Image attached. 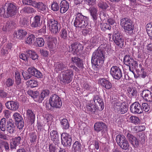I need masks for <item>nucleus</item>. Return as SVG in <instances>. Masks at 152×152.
<instances>
[{
	"label": "nucleus",
	"mask_w": 152,
	"mask_h": 152,
	"mask_svg": "<svg viewBox=\"0 0 152 152\" xmlns=\"http://www.w3.org/2000/svg\"><path fill=\"white\" fill-rule=\"evenodd\" d=\"M104 52L97 48L92 54L91 62L95 66H101L104 63Z\"/></svg>",
	"instance_id": "obj_1"
},
{
	"label": "nucleus",
	"mask_w": 152,
	"mask_h": 152,
	"mask_svg": "<svg viewBox=\"0 0 152 152\" xmlns=\"http://www.w3.org/2000/svg\"><path fill=\"white\" fill-rule=\"evenodd\" d=\"M88 18L82 13H77L75 15L74 25L76 28H86L88 23Z\"/></svg>",
	"instance_id": "obj_2"
},
{
	"label": "nucleus",
	"mask_w": 152,
	"mask_h": 152,
	"mask_svg": "<svg viewBox=\"0 0 152 152\" xmlns=\"http://www.w3.org/2000/svg\"><path fill=\"white\" fill-rule=\"evenodd\" d=\"M120 24L126 33L129 34L133 33L134 26L130 19L127 18L121 19L120 20Z\"/></svg>",
	"instance_id": "obj_3"
},
{
	"label": "nucleus",
	"mask_w": 152,
	"mask_h": 152,
	"mask_svg": "<svg viewBox=\"0 0 152 152\" xmlns=\"http://www.w3.org/2000/svg\"><path fill=\"white\" fill-rule=\"evenodd\" d=\"M116 140L117 144L122 149L126 150L129 148V144L125 136L122 134H118Z\"/></svg>",
	"instance_id": "obj_4"
},
{
	"label": "nucleus",
	"mask_w": 152,
	"mask_h": 152,
	"mask_svg": "<svg viewBox=\"0 0 152 152\" xmlns=\"http://www.w3.org/2000/svg\"><path fill=\"white\" fill-rule=\"evenodd\" d=\"M60 25L57 21L54 19H49L48 21L47 26L53 34H56L59 32Z\"/></svg>",
	"instance_id": "obj_5"
},
{
	"label": "nucleus",
	"mask_w": 152,
	"mask_h": 152,
	"mask_svg": "<svg viewBox=\"0 0 152 152\" xmlns=\"http://www.w3.org/2000/svg\"><path fill=\"white\" fill-rule=\"evenodd\" d=\"M63 72L61 82L64 84H68L71 82L74 76V73L72 70L70 69L64 70Z\"/></svg>",
	"instance_id": "obj_6"
},
{
	"label": "nucleus",
	"mask_w": 152,
	"mask_h": 152,
	"mask_svg": "<svg viewBox=\"0 0 152 152\" xmlns=\"http://www.w3.org/2000/svg\"><path fill=\"white\" fill-rule=\"evenodd\" d=\"M49 103L51 107L59 108L62 105L61 99L57 95H52L49 100Z\"/></svg>",
	"instance_id": "obj_7"
},
{
	"label": "nucleus",
	"mask_w": 152,
	"mask_h": 152,
	"mask_svg": "<svg viewBox=\"0 0 152 152\" xmlns=\"http://www.w3.org/2000/svg\"><path fill=\"white\" fill-rule=\"evenodd\" d=\"M112 39L114 43L121 48L124 45V40L121 33L119 32L114 33L112 36Z\"/></svg>",
	"instance_id": "obj_8"
},
{
	"label": "nucleus",
	"mask_w": 152,
	"mask_h": 152,
	"mask_svg": "<svg viewBox=\"0 0 152 152\" xmlns=\"http://www.w3.org/2000/svg\"><path fill=\"white\" fill-rule=\"evenodd\" d=\"M44 37L47 41V46L50 49L53 50L56 48L57 43V39L56 38L53 37L48 35H45Z\"/></svg>",
	"instance_id": "obj_9"
},
{
	"label": "nucleus",
	"mask_w": 152,
	"mask_h": 152,
	"mask_svg": "<svg viewBox=\"0 0 152 152\" xmlns=\"http://www.w3.org/2000/svg\"><path fill=\"white\" fill-rule=\"evenodd\" d=\"M110 74L114 79L119 80L122 76L121 70L119 67L113 66L111 68Z\"/></svg>",
	"instance_id": "obj_10"
},
{
	"label": "nucleus",
	"mask_w": 152,
	"mask_h": 152,
	"mask_svg": "<svg viewBox=\"0 0 152 152\" xmlns=\"http://www.w3.org/2000/svg\"><path fill=\"white\" fill-rule=\"evenodd\" d=\"M8 17H12L17 12V7L15 4L11 3H6L5 4Z\"/></svg>",
	"instance_id": "obj_11"
},
{
	"label": "nucleus",
	"mask_w": 152,
	"mask_h": 152,
	"mask_svg": "<svg viewBox=\"0 0 152 152\" xmlns=\"http://www.w3.org/2000/svg\"><path fill=\"white\" fill-rule=\"evenodd\" d=\"M83 50L82 45L79 43H75L69 47V51L72 52L73 54H80Z\"/></svg>",
	"instance_id": "obj_12"
},
{
	"label": "nucleus",
	"mask_w": 152,
	"mask_h": 152,
	"mask_svg": "<svg viewBox=\"0 0 152 152\" xmlns=\"http://www.w3.org/2000/svg\"><path fill=\"white\" fill-rule=\"evenodd\" d=\"M13 118L15 120L17 127L20 129H22L24 126V122L21 115L16 113L13 115Z\"/></svg>",
	"instance_id": "obj_13"
},
{
	"label": "nucleus",
	"mask_w": 152,
	"mask_h": 152,
	"mask_svg": "<svg viewBox=\"0 0 152 152\" xmlns=\"http://www.w3.org/2000/svg\"><path fill=\"white\" fill-rule=\"evenodd\" d=\"M61 142L64 146H70L72 144L71 136L67 133H62L61 135Z\"/></svg>",
	"instance_id": "obj_14"
},
{
	"label": "nucleus",
	"mask_w": 152,
	"mask_h": 152,
	"mask_svg": "<svg viewBox=\"0 0 152 152\" xmlns=\"http://www.w3.org/2000/svg\"><path fill=\"white\" fill-rule=\"evenodd\" d=\"M86 104V110L89 114H94L98 111V107L93 104L92 100L88 101Z\"/></svg>",
	"instance_id": "obj_15"
},
{
	"label": "nucleus",
	"mask_w": 152,
	"mask_h": 152,
	"mask_svg": "<svg viewBox=\"0 0 152 152\" xmlns=\"http://www.w3.org/2000/svg\"><path fill=\"white\" fill-rule=\"evenodd\" d=\"M130 109L131 113L134 114H140L142 113L141 105L137 102L132 104L130 106Z\"/></svg>",
	"instance_id": "obj_16"
},
{
	"label": "nucleus",
	"mask_w": 152,
	"mask_h": 152,
	"mask_svg": "<svg viewBox=\"0 0 152 152\" xmlns=\"http://www.w3.org/2000/svg\"><path fill=\"white\" fill-rule=\"evenodd\" d=\"M98 82L103 88L108 90L112 88V83L109 80L107 79L100 78L99 79Z\"/></svg>",
	"instance_id": "obj_17"
},
{
	"label": "nucleus",
	"mask_w": 152,
	"mask_h": 152,
	"mask_svg": "<svg viewBox=\"0 0 152 152\" xmlns=\"http://www.w3.org/2000/svg\"><path fill=\"white\" fill-rule=\"evenodd\" d=\"M124 61L125 64L127 66H132L136 67L138 66L137 62L131 58L129 55L125 56L124 58Z\"/></svg>",
	"instance_id": "obj_18"
},
{
	"label": "nucleus",
	"mask_w": 152,
	"mask_h": 152,
	"mask_svg": "<svg viewBox=\"0 0 152 152\" xmlns=\"http://www.w3.org/2000/svg\"><path fill=\"white\" fill-rule=\"evenodd\" d=\"M30 23L32 28H36L40 27L42 23L41 17L38 15L36 16L34 18L33 20Z\"/></svg>",
	"instance_id": "obj_19"
},
{
	"label": "nucleus",
	"mask_w": 152,
	"mask_h": 152,
	"mask_svg": "<svg viewBox=\"0 0 152 152\" xmlns=\"http://www.w3.org/2000/svg\"><path fill=\"white\" fill-rule=\"evenodd\" d=\"M16 127L14 122L12 119L7 121L6 125V130L10 134H13L15 131Z\"/></svg>",
	"instance_id": "obj_20"
},
{
	"label": "nucleus",
	"mask_w": 152,
	"mask_h": 152,
	"mask_svg": "<svg viewBox=\"0 0 152 152\" xmlns=\"http://www.w3.org/2000/svg\"><path fill=\"white\" fill-rule=\"evenodd\" d=\"M126 136L127 139L134 147L136 148L138 146L139 144V141L135 137L129 133L127 134Z\"/></svg>",
	"instance_id": "obj_21"
},
{
	"label": "nucleus",
	"mask_w": 152,
	"mask_h": 152,
	"mask_svg": "<svg viewBox=\"0 0 152 152\" xmlns=\"http://www.w3.org/2000/svg\"><path fill=\"white\" fill-rule=\"evenodd\" d=\"M5 104L7 109L12 110H17L19 107L18 103L13 101H8L5 103Z\"/></svg>",
	"instance_id": "obj_22"
},
{
	"label": "nucleus",
	"mask_w": 152,
	"mask_h": 152,
	"mask_svg": "<svg viewBox=\"0 0 152 152\" xmlns=\"http://www.w3.org/2000/svg\"><path fill=\"white\" fill-rule=\"evenodd\" d=\"M93 100L95 105L97 106L99 105L100 107L102 110L104 109V105L103 99L100 96L97 95L94 96Z\"/></svg>",
	"instance_id": "obj_23"
},
{
	"label": "nucleus",
	"mask_w": 152,
	"mask_h": 152,
	"mask_svg": "<svg viewBox=\"0 0 152 152\" xmlns=\"http://www.w3.org/2000/svg\"><path fill=\"white\" fill-rule=\"evenodd\" d=\"M107 127L106 124L102 121L96 123L94 126V130L98 132L106 129Z\"/></svg>",
	"instance_id": "obj_24"
},
{
	"label": "nucleus",
	"mask_w": 152,
	"mask_h": 152,
	"mask_svg": "<svg viewBox=\"0 0 152 152\" xmlns=\"http://www.w3.org/2000/svg\"><path fill=\"white\" fill-rule=\"evenodd\" d=\"M72 62L75 64L77 67L81 69L83 68L84 67L83 60L77 56L72 57Z\"/></svg>",
	"instance_id": "obj_25"
},
{
	"label": "nucleus",
	"mask_w": 152,
	"mask_h": 152,
	"mask_svg": "<svg viewBox=\"0 0 152 152\" xmlns=\"http://www.w3.org/2000/svg\"><path fill=\"white\" fill-rule=\"evenodd\" d=\"M50 136L51 140L56 145L59 143V135L56 131H52L50 134Z\"/></svg>",
	"instance_id": "obj_26"
},
{
	"label": "nucleus",
	"mask_w": 152,
	"mask_h": 152,
	"mask_svg": "<svg viewBox=\"0 0 152 152\" xmlns=\"http://www.w3.org/2000/svg\"><path fill=\"white\" fill-rule=\"evenodd\" d=\"M142 96L145 100L152 101V93L148 90H145L142 92Z\"/></svg>",
	"instance_id": "obj_27"
},
{
	"label": "nucleus",
	"mask_w": 152,
	"mask_h": 152,
	"mask_svg": "<svg viewBox=\"0 0 152 152\" xmlns=\"http://www.w3.org/2000/svg\"><path fill=\"white\" fill-rule=\"evenodd\" d=\"M26 31L23 29H20L15 31L13 34L14 38L21 39L24 37L27 34Z\"/></svg>",
	"instance_id": "obj_28"
},
{
	"label": "nucleus",
	"mask_w": 152,
	"mask_h": 152,
	"mask_svg": "<svg viewBox=\"0 0 152 152\" xmlns=\"http://www.w3.org/2000/svg\"><path fill=\"white\" fill-rule=\"evenodd\" d=\"M67 66L65 63L62 61L57 62L55 64V69L57 71H62L66 69Z\"/></svg>",
	"instance_id": "obj_29"
},
{
	"label": "nucleus",
	"mask_w": 152,
	"mask_h": 152,
	"mask_svg": "<svg viewBox=\"0 0 152 152\" xmlns=\"http://www.w3.org/2000/svg\"><path fill=\"white\" fill-rule=\"evenodd\" d=\"M60 12L61 13H65L69 8V4L65 0L61 1L60 4Z\"/></svg>",
	"instance_id": "obj_30"
},
{
	"label": "nucleus",
	"mask_w": 152,
	"mask_h": 152,
	"mask_svg": "<svg viewBox=\"0 0 152 152\" xmlns=\"http://www.w3.org/2000/svg\"><path fill=\"white\" fill-rule=\"evenodd\" d=\"M49 94V91L48 90L45 89L42 91L40 94L37 96L38 102L39 103L42 102L44 98L48 96Z\"/></svg>",
	"instance_id": "obj_31"
},
{
	"label": "nucleus",
	"mask_w": 152,
	"mask_h": 152,
	"mask_svg": "<svg viewBox=\"0 0 152 152\" xmlns=\"http://www.w3.org/2000/svg\"><path fill=\"white\" fill-rule=\"evenodd\" d=\"M72 150L74 152H81L82 145L78 141L75 142L72 145Z\"/></svg>",
	"instance_id": "obj_32"
},
{
	"label": "nucleus",
	"mask_w": 152,
	"mask_h": 152,
	"mask_svg": "<svg viewBox=\"0 0 152 152\" xmlns=\"http://www.w3.org/2000/svg\"><path fill=\"white\" fill-rule=\"evenodd\" d=\"M21 141V138L19 136L14 138L13 139L12 142H11L10 143L11 149L15 148L16 146L20 144Z\"/></svg>",
	"instance_id": "obj_33"
},
{
	"label": "nucleus",
	"mask_w": 152,
	"mask_h": 152,
	"mask_svg": "<svg viewBox=\"0 0 152 152\" xmlns=\"http://www.w3.org/2000/svg\"><path fill=\"white\" fill-rule=\"evenodd\" d=\"M26 115L28 119L30 121L31 124H32L34 123L35 116L34 113L31 110H28L26 112Z\"/></svg>",
	"instance_id": "obj_34"
},
{
	"label": "nucleus",
	"mask_w": 152,
	"mask_h": 152,
	"mask_svg": "<svg viewBox=\"0 0 152 152\" xmlns=\"http://www.w3.org/2000/svg\"><path fill=\"white\" fill-rule=\"evenodd\" d=\"M15 24V22L12 21H8L4 26L3 30L4 31L9 30L13 28Z\"/></svg>",
	"instance_id": "obj_35"
},
{
	"label": "nucleus",
	"mask_w": 152,
	"mask_h": 152,
	"mask_svg": "<svg viewBox=\"0 0 152 152\" xmlns=\"http://www.w3.org/2000/svg\"><path fill=\"white\" fill-rule=\"evenodd\" d=\"M89 10L93 20H96L98 16L97 9L96 8L93 7L90 8Z\"/></svg>",
	"instance_id": "obj_36"
},
{
	"label": "nucleus",
	"mask_w": 152,
	"mask_h": 152,
	"mask_svg": "<svg viewBox=\"0 0 152 152\" xmlns=\"http://www.w3.org/2000/svg\"><path fill=\"white\" fill-rule=\"evenodd\" d=\"M34 12V10L30 7H26L23 8L20 11L21 14H30L33 13Z\"/></svg>",
	"instance_id": "obj_37"
},
{
	"label": "nucleus",
	"mask_w": 152,
	"mask_h": 152,
	"mask_svg": "<svg viewBox=\"0 0 152 152\" xmlns=\"http://www.w3.org/2000/svg\"><path fill=\"white\" fill-rule=\"evenodd\" d=\"M60 124L63 129H67L69 128V124L66 119L63 118L61 120Z\"/></svg>",
	"instance_id": "obj_38"
},
{
	"label": "nucleus",
	"mask_w": 152,
	"mask_h": 152,
	"mask_svg": "<svg viewBox=\"0 0 152 152\" xmlns=\"http://www.w3.org/2000/svg\"><path fill=\"white\" fill-rule=\"evenodd\" d=\"M27 93L28 94L34 98L35 100L38 102L37 96L38 95V92L37 91H33L31 90H29Z\"/></svg>",
	"instance_id": "obj_39"
},
{
	"label": "nucleus",
	"mask_w": 152,
	"mask_h": 152,
	"mask_svg": "<svg viewBox=\"0 0 152 152\" xmlns=\"http://www.w3.org/2000/svg\"><path fill=\"white\" fill-rule=\"evenodd\" d=\"M27 53H28L29 57H30L33 60H35L38 58V56L36 53L33 50H27Z\"/></svg>",
	"instance_id": "obj_40"
},
{
	"label": "nucleus",
	"mask_w": 152,
	"mask_h": 152,
	"mask_svg": "<svg viewBox=\"0 0 152 152\" xmlns=\"http://www.w3.org/2000/svg\"><path fill=\"white\" fill-rule=\"evenodd\" d=\"M69 32L66 29L64 28L62 29L60 33V35L61 38L63 39H66L67 38Z\"/></svg>",
	"instance_id": "obj_41"
},
{
	"label": "nucleus",
	"mask_w": 152,
	"mask_h": 152,
	"mask_svg": "<svg viewBox=\"0 0 152 152\" xmlns=\"http://www.w3.org/2000/svg\"><path fill=\"white\" fill-rule=\"evenodd\" d=\"M141 108L143 111L149 113L151 111V108L149 105L146 103H142L141 105Z\"/></svg>",
	"instance_id": "obj_42"
},
{
	"label": "nucleus",
	"mask_w": 152,
	"mask_h": 152,
	"mask_svg": "<svg viewBox=\"0 0 152 152\" xmlns=\"http://www.w3.org/2000/svg\"><path fill=\"white\" fill-rule=\"evenodd\" d=\"M98 6L104 10H108L109 8L108 4L106 2L102 1L99 2L98 4Z\"/></svg>",
	"instance_id": "obj_43"
},
{
	"label": "nucleus",
	"mask_w": 152,
	"mask_h": 152,
	"mask_svg": "<svg viewBox=\"0 0 152 152\" xmlns=\"http://www.w3.org/2000/svg\"><path fill=\"white\" fill-rule=\"evenodd\" d=\"M5 7L4 5L2 7L0 8V16L6 18L8 17V16Z\"/></svg>",
	"instance_id": "obj_44"
},
{
	"label": "nucleus",
	"mask_w": 152,
	"mask_h": 152,
	"mask_svg": "<svg viewBox=\"0 0 152 152\" xmlns=\"http://www.w3.org/2000/svg\"><path fill=\"white\" fill-rule=\"evenodd\" d=\"M128 109L127 106L123 104L117 112L119 114H124L127 112Z\"/></svg>",
	"instance_id": "obj_45"
},
{
	"label": "nucleus",
	"mask_w": 152,
	"mask_h": 152,
	"mask_svg": "<svg viewBox=\"0 0 152 152\" xmlns=\"http://www.w3.org/2000/svg\"><path fill=\"white\" fill-rule=\"evenodd\" d=\"M45 44V41L44 39L42 38H37L36 39L35 42V44L39 47H41L44 46Z\"/></svg>",
	"instance_id": "obj_46"
},
{
	"label": "nucleus",
	"mask_w": 152,
	"mask_h": 152,
	"mask_svg": "<svg viewBox=\"0 0 152 152\" xmlns=\"http://www.w3.org/2000/svg\"><path fill=\"white\" fill-rule=\"evenodd\" d=\"M6 119L4 118L1 119L0 121V129L3 132L5 131L6 129Z\"/></svg>",
	"instance_id": "obj_47"
},
{
	"label": "nucleus",
	"mask_w": 152,
	"mask_h": 152,
	"mask_svg": "<svg viewBox=\"0 0 152 152\" xmlns=\"http://www.w3.org/2000/svg\"><path fill=\"white\" fill-rule=\"evenodd\" d=\"M28 83V85L31 88L36 87L38 86V82L35 80H31L27 82Z\"/></svg>",
	"instance_id": "obj_48"
},
{
	"label": "nucleus",
	"mask_w": 152,
	"mask_h": 152,
	"mask_svg": "<svg viewBox=\"0 0 152 152\" xmlns=\"http://www.w3.org/2000/svg\"><path fill=\"white\" fill-rule=\"evenodd\" d=\"M113 104V108L115 111L117 112L119 110L121 105L123 104L122 103L118 101L114 102Z\"/></svg>",
	"instance_id": "obj_49"
},
{
	"label": "nucleus",
	"mask_w": 152,
	"mask_h": 152,
	"mask_svg": "<svg viewBox=\"0 0 152 152\" xmlns=\"http://www.w3.org/2000/svg\"><path fill=\"white\" fill-rule=\"evenodd\" d=\"M130 120L131 123L135 124H138L140 122L139 118L135 116H131L130 118Z\"/></svg>",
	"instance_id": "obj_50"
},
{
	"label": "nucleus",
	"mask_w": 152,
	"mask_h": 152,
	"mask_svg": "<svg viewBox=\"0 0 152 152\" xmlns=\"http://www.w3.org/2000/svg\"><path fill=\"white\" fill-rule=\"evenodd\" d=\"M19 57L21 59L27 62L29 59V56L27 53V51L24 53H22L19 55Z\"/></svg>",
	"instance_id": "obj_51"
},
{
	"label": "nucleus",
	"mask_w": 152,
	"mask_h": 152,
	"mask_svg": "<svg viewBox=\"0 0 152 152\" xmlns=\"http://www.w3.org/2000/svg\"><path fill=\"white\" fill-rule=\"evenodd\" d=\"M101 29L103 31H105L106 30H110L111 29V27L110 25L107 23H102L101 26Z\"/></svg>",
	"instance_id": "obj_52"
},
{
	"label": "nucleus",
	"mask_w": 152,
	"mask_h": 152,
	"mask_svg": "<svg viewBox=\"0 0 152 152\" xmlns=\"http://www.w3.org/2000/svg\"><path fill=\"white\" fill-rule=\"evenodd\" d=\"M35 38V36L33 34L29 35L26 41V43L29 44H31L32 43L33 41L34 40Z\"/></svg>",
	"instance_id": "obj_53"
},
{
	"label": "nucleus",
	"mask_w": 152,
	"mask_h": 152,
	"mask_svg": "<svg viewBox=\"0 0 152 152\" xmlns=\"http://www.w3.org/2000/svg\"><path fill=\"white\" fill-rule=\"evenodd\" d=\"M109 48V45L108 44L106 43H103L101 44L98 48L101 50L103 51H107Z\"/></svg>",
	"instance_id": "obj_54"
},
{
	"label": "nucleus",
	"mask_w": 152,
	"mask_h": 152,
	"mask_svg": "<svg viewBox=\"0 0 152 152\" xmlns=\"http://www.w3.org/2000/svg\"><path fill=\"white\" fill-rule=\"evenodd\" d=\"M37 135L35 133H31L29 134V140L31 142H36L37 139Z\"/></svg>",
	"instance_id": "obj_55"
},
{
	"label": "nucleus",
	"mask_w": 152,
	"mask_h": 152,
	"mask_svg": "<svg viewBox=\"0 0 152 152\" xmlns=\"http://www.w3.org/2000/svg\"><path fill=\"white\" fill-rule=\"evenodd\" d=\"M16 87L18 91H20L23 89V84L21 81L15 82Z\"/></svg>",
	"instance_id": "obj_56"
},
{
	"label": "nucleus",
	"mask_w": 152,
	"mask_h": 152,
	"mask_svg": "<svg viewBox=\"0 0 152 152\" xmlns=\"http://www.w3.org/2000/svg\"><path fill=\"white\" fill-rule=\"evenodd\" d=\"M28 21L26 18H23L20 19V24L21 27H24L26 26L28 23Z\"/></svg>",
	"instance_id": "obj_57"
},
{
	"label": "nucleus",
	"mask_w": 152,
	"mask_h": 152,
	"mask_svg": "<svg viewBox=\"0 0 152 152\" xmlns=\"http://www.w3.org/2000/svg\"><path fill=\"white\" fill-rule=\"evenodd\" d=\"M51 9L54 11H58L59 9V6L57 2H54L51 4Z\"/></svg>",
	"instance_id": "obj_58"
},
{
	"label": "nucleus",
	"mask_w": 152,
	"mask_h": 152,
	"mask_svg": "<svg viewBox=\"0 0 152 152\" xmlns=\"http://www.w3.org/2000/svg\"><path fill=\"white\" fill-rule=\"evenodd\" d=\"M145 126L142 125L136 126H135L134 127V129L136 130L135 132H139L143 131L145 130Z\"/></svg>",
	"instance_id": "obj_59"
},
{
	"label": "nucleus",
	"mask_w": 152,
	"mask_h": 152,
	"mask_svg": "<svg viewBox=\"0 0 152 152\" xmlns=\"http://www.w3.org/2000/svg\"><path fill=\"white\" fill-rule=\"evenodd\" d=\"M22 75L24 79L25 80H27L31 77V75L28 72H22Z\"/></svg>",
	"instance_id": "obj_60"
},
{
	"label": "nucleus",
	"mask_w": 152,
	"mask_h": 152,
	"mask_svg": "<svg viewBox=\"0 0 152 152\" xmlns=\"http://www.w3.org/2000/svg\"><path fill=\"white\" fill-rule=\"evenodd\" d=\"M14 83V81L11 79L9 78L7 79L5 83L6 86L9 87L12 86Z\"/></svg>",
	"instance_id": "obj_61"
},
{
	"label": "nucleus",
	"mask_w": 152,
	"mask_h": 152,
	"mask_svg": "<svg viewBox=\"0 0 152 152\" xmlns=\"http://www.w3.org/2000/svg\"><path fill=\"white\" fill-rule=\"evenodd\" d=\"M22 2L23 4L32 6L35 2V1H33L32 0H23Z\"/></svg>",
	"instance_id": "obj_62"
},
{
	"label": "nucleus",
	"mask_w": 152,
	"mask_h": 152,
	"mask_svg": "<svg viewBox=\"0 0 152 152\" xmlns=\"http://www.w3.org/2000/svg\"><path fill=\"white\" fill-rule=\"evenodd\" d=\"M15 82L20 81H21L20 74L18 72L16 71L15 72Z\"/></svg>",
	"instance_id": "obj_63"
},
{
	"label": "nucleus",
	"mask_w": 152,
	"mask_h": 152,
	"mask_svg": "<svg viewBox=\"0 0 152 152\" xmlns=\"http://www.w3.org/2000/svg\"><path fill=\"white\" fill-rule=\"evenodd\" d=\"M147 32H152V23H149L146 26Z\"/></svg>",
	"instance_id": "obj_64"
}]
</instances>
